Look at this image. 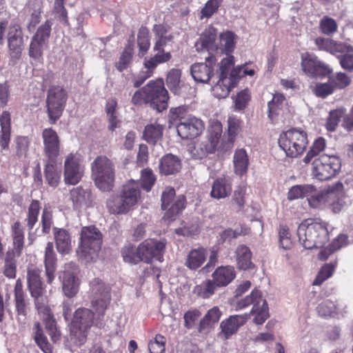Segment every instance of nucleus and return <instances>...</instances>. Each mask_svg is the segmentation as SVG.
<instances>
[{
    "label": "nucleus",
    "mask_w": 353,
    "mask_h": 353,
    "mask_svg": "<svg viewBox=\"0 0 353 353\" xmlns=\"http://www.w3.org/2000/svg\"><path fill=\"white\" fill-rule=\"evenodd\" d=\"M28 288L33 298L35 307L45 323L46 330L53 342L60 339V332L57 330L55 320L48 305V296L41 278L39 268H29L27 272Z\"/></svg>",
    "instance_id": "1"
},
{
    "label": "nucleus",
    "mask_w": 353,
    "mask_h": 353,
    "mask_svg": "<svg viewBox=\"0 0 353 353\" xmlns=\"http://www.w3.org/2000/svg\"><path fill=\"white\" fill-rule=\"evenodd\" d=\"M299 243L305 249L322 248L328 240V232L322 223L312 219L304 220L297 229Z\"/></svg>",
    "instance_id": "2"
},
{
    "label": "nucleus",
    "mask_w": 353,
    "mask_h": 353,
    "mask_svg": "<svg viewBox=\"0 0 353 353\" xmlns=\"http://www.w3.org/2000/svg\"><path fill=\"white\" fill-rule=\"evenodd\" d=\"M91 177L100 190L111 191L115 180L114 163L105 156L97 157L91 163Z\"/></svg>",
    "instance_id": "3"
},
{
    "label": "nucleus",
    "mask_w": 353,
    "mask_h": 353,
    "mask_svg": "<svg viewBox=\"0 0 353 353\" xmlns=\"http://www.w3.org/2000/svg\"><path fill=\"white\" fill-rule=\"evenodd\" d=\"M140 196L138 181L131 180L123 186L119 195L112 196L107 201V207L112 214H125L138 202Z\"/></svg>",
    "instance_id": "4"
},
{
    "label": "nucleus",
    "mask_w": 353,
    "mask_h": 353,
    "mask_svg": "<svg viewBox=\"0 0 353 353\" xmlns=\"http://www.w3.org/2000/svg\"><path fill=\"white\" fill-rule=\"evenodd\" d=\"M102 244V234L95 226L83 227L81 232L77 255L87 261L92 259Z\"/></svg>",
    "instance_id": "5"
},
{
    "label": "nucleus",
    "mask_w": 353,
    "mask_h": 353,
    "mask_svg": "<svg viewBox=\"0 0 353 353\" xmlns=\"http://www.w3.org/2000/svg\"><path fill=\"white\" fill-rule=\"evenodd\" d=\"M308 143L305 131L291 129L281 134L279 139L280 148L289 157L296 158L302 154Z\"/></svg>",
    "instance_id": "6"
},
{
    "label": "nucleus",
    "mask_w": 353,
    "mask_h": 353,
    "mask_svg": "<svg viewBox=\"0 0 353 353\" xmlns=\"http://www.w3.org/2000/svg\"><path fill=\"white\" fill-rule=\"evenodd\" d=\"M52 26L51 21H46L37 28L36 32L31 37L28 55L36 63L43 62V53L49 48Z\"/></svg>",
    "instance_id": "7"
},
{
    "label": "nucleus",
    "mask_w": 353,
    "mask_h": 353,
    "mask_svg": "<svg viewBox=\"0 0 353 353\" xmlns=\"http://www.w3.org/2000/svg\"><path fill=\"white\" fill-rule=\"evenodd\" d=\"M94 313L88 308H79L74 314L70 327L71 341L78 345L83 344L87 331L94 324Z\"/></svg>",
    "instance_id": "8"
},
{
    "label": "nucleus",
    "mask_w": 353,
    "mask_h": 353,
    "mask_svg": "<svg viewBox=\"0 0 353 353\" xmlns=\"http://www.w3.org/2000/svg\"><path fill=\"white\" fill-rule=\"evenodd\" d=\"M250 305H253L250 315H254L253 321L256 325L263 324L269 316L268 307L266 300L262 296V293L258 290L252 291L250 295L239 300L236 309L242 310Z\"/></svg>",
    "instance_id": "9"
},
{
    "label": "nucleus",
    "mask_w": 353,
    "mask_h": 353,
    "mask_svg": "<svg viewBox=\"0 0 353 353\" xmlns=\"http://www.w3.org/2000/svg\"><path fill=\"white\" fill-rule=\"evenodd\" d=\"M91 305L101 320L110 301V288L99 278L90 282Z\"/></svg>",
    "instance_id": "10"
},
{
    "label": "nucleus",
    "mask_w": 353,
    "mask_h": 353,
    "mask_svg": "<svg viewBox=\"0 0 353 353\" xmlns=\"http://www.w3.org/2000/svg\"><path fill=\"white\" fill-rule=\"evenodd\" d=\"M143 91L146 103H148L152 108L159 112L167 108L169 97L162 79L150 81L143 87Z\"/></svg>",
    "instance_id": "11"
},
{
    "label": "nucleus",
    "mask_w": 353,
    "mask_h": 353,
    "mask_svg": "<svg viewBox=\"0 0 353 353\" xmlns=\"http://www.w3.org/2000/svg\"><path fill=\"white\" fill-rule=\"evenodd\" d=\"M63 268L59 276L61 282L62 292L67 298L72 299L78 294L79 290V268L70 261L65 263Z\"/></svg>",
    "instance_id": "12"
},
{
    "label": "nucleus",
    "mask_w": 353,
    "mask_h": 353,
    "mask_svg": "<svg viewBox=\"0 0 353 353\" xmlns=\"http://www.w3.org/2000/svg\"><path fill=\"white\" fill-rule=\"evenodd\" d=\"M312 174L320 181L330 179L341 168L340 159L334 154H322L312 163Z\"/></svg>",
    "instance_id": "13"
},
{
    "label": "nucleus",
    "mask_w": 353,
    "mask_h": 353,
    "mask_svg": "<svg viewBox=\"0 0 353 353\" xmlns=\"http://www.w3.org/2000/svg\"><path fill=\"white\" fill-rule=\"evenodd\" d=\"M161 207L167 210L163 219L168 221L174 220L185 208V197L179 195L175 197V190L172 187H166L161 195Z\"/></svg>",
    "instance_id": "14"
},
{
    "label": "nucleus",
    "mask_w": 353,
    "mask_h": 353,
    "mask_svg": "<svg viewBox=\"0 0 353 353\" xmlns=\"http://www.w3.org/2000/svg\"><path fill=\"white\" fill-rule=\"evenodd\" d=\"M166 240L148 239L138 246L140 261L151 263L154 259L161 261L165 252Z\"/></svg>",
    "instance_id": "15"
},
{
    "label": "nucleus",
    "mask_w": 353,
    "mask_h": 353,
    "mask_svg": "<svg viewBox=\"0 0 353 353\" xmlns=\"http://www.w3.org/2000/svg\"><path fill=\"white\" fill-rule=\"evenodd\" d=\"M67 99L63 88L53 85L50 88L47 96V108L49 118L54 123L61 117Z\"/></svg>",
    "instance_id": "16"
},
{
    "label": "nucleus",
    "mask_w": 353,
    "mask_h": 353,
    "mask_svg": "<svg viewBox=\"0 0 353 353\" xmlns=\"http://www.w3.org/2000/svg\"><path fill=\"white\" fill-rule=\"evenodd\" d=\"M64 182L67 185H74L82 179L84 166L79 156L70 153L65 157L63 165Z\"/></svg>",
    "instance_id": "17"
},
{
    "label": "nucleus",
    "mask_w": 353,
    "mask_h": 353,
    "mask_svg": "<svg viewBox=\"0 0 353 353\" xmlns=\"http://www.w3.org/2000/svg\"><path fill=\"white\" fill-rule=\"evenodd\" d=\"M301 68L310 77H324L331 72L329 67L315 54L307 52L301 55Z\"/></svg>",
    "instance_id": "18"
},
{
    "label": "nucleus",
    "mask_w": 353,
    "mask_h": 353,
    "mask_svg": "<svg viewBox=\"0 0 353 353\" xmlns=\"http://www.w3.org/2000/svg\"><path fill=\"white\" fill-rule=\"evenodd\" d=\"M204 125L201 120L188 115L187 119H182L178 123L176 130L178 135L183 139H194L203 130Z\"/></svg>",
    "instance_id": "19"
},
{
    "label": "nucleus",
    "mask_w": 353,
    "mask_h": 353,
    "mask_svg": "<svg viewBox=\"0 0 353 353\" xmlns=\"http://www.w3.org/2000/svg\"><path fill=\"white\" fill-rule=\"evenodd\" d=\"M155 32V43L153 47V51L156 52L152 57H165L166 60L163 61L165 63L171 59V54L169 52H165L164 47L173 43L174 36L171 33H168L165 28L161 25L155 26L154 27Z\"/></svg>",
    "instance_id": "20"
},
{
    "label": "nucleus",
    "mask_w": 353,
    "mask_h": 353,
    "mask_svg": "<svg viewBox=\"0 0 353 353\" xmlns=\"http://www.w3.org/2000/svg\"><path fill=\"white\" fill-rule=\"evenodd\" d=\"M250 318V314L231 315L220 323L221 332L219 337L223 340H227L231 336L236 334L240 327L243 325Z\"/></svg>",
    "instance_id": "21"
},
{
    "label": "nucleus",
    "mask_w": 353,
    "mask_h": 353,
    "mask_svg": "<svg viewBox=\"0 0 353 353\" xmlns=\"http://www.w3.org/2000/svg\"><path fill=\"white\" fill-rule=\"evenodd\" d=\"M8 45L12 59H19L23 50V34L19 25L12 24L8 33Z\"/></svg>",
    "instance_id": "22"
},
{
    "label": "nucleus",
    "mask_w": 353,
    "mask_h": 353,
    "mask_svg": "<svg viewBox=\"0 0 353 353\" xmlns=\"http://www.w3.org/2000/svg\"><path fill=\"white\" fill-rule=\"evenodd\" d=\"M42 139L46 159H57L60 152V140L57 132L51 128H45Z\"/></svg>",
    "instance_id": "23"
},
{
    "label": "nucleus",
    "mask_w": 353,
    "mask_h": 353,
    "mask_svg": "<svg viewBox=\"0 0 353 353\" xmlns=\"http://www.w3.org/2000/svg\"><path fill=\"white\" fill-rule=\"evenodd\" d=\"M70 199L75 210H85L92 205L93 198L91 191L79 186L74 188L70 192Z\"/></svg>",
    "instance_id": "24"
},
{
    "label": "nucleus",
    "mask_w": 353,
    "mask_h": 353,
    "mask_svg": "<svg viewBox=\"0 0 353 353\" xmlns=\"http://www.w3.org/2000/svg\"><path fill=\"white\" fill-rule=\"evenodd\" d=\"M216 29L212 26H208L201 34L198 41L195 43L197 51L206 50L210 54H213L217 50L215 39L216 37Z\"/></svg>",
    "instance_id": "25"
},
{
    "label": "nucleus",
    "mask_w": 353,
    "mask_h": 353,
    "mask_svg": "<svg viewBox=\"0 0 353 353\" xmlns=\"http://www.w3.org/2000/svg\"><path fill=\"white\" fill-rule=\"evenodd\" d=\"M57 258L54 251L53 243L48 242L44 251V266L46 282L51 284L55 279V271L57 270Z\"/></svg>",
    "instance_id": "26"
},
{
    "label": "nucleus",
    "mask_w": 353,
    "mask_h": 353,
    "mask_svg": "<svg viewBox=\"0 0 353 353\" xmlns=\"http://www.w3.org/2000/svg\"><path fill=\"white\" fill-rule=\"evenodd\" d=\"M206 61L210 63L209 65L205 63H197L190 67L191 75L196 82L206 83L211 78L213 72L212 62H214L215 60H212V57H209L206 58Z\"/></svg>",
    "instance_id": "27"
},
{
    "label": "nucleus",
    "mask_w": 353,
    "mask_h": 353,
    "mask_svg": "<svg viewBox=\"0 0 353 353\" xmlns=\"http://www.w3.org/2000/svg\"><path fill=\"white\" fill-rule=\"evenodd\" d=\"M166 57H155L150 58H145L144 60L143 65L144 70H142L138 77L134 81V86L138 88L149 77H150L155 68L159 64L163 63V61L166 60Z\"/></svg>",
    "instance_id": "28"
},
{
    "label": "nucleus",
    "mask_w": 353,
    "mask_h": 353,
    "mask_svg": "<svg viewBox=\"0 0 353 353\" xmlns=\"http://www.w3.org/2000/svg\"><path fill=\"white\" fill-rule=\"evenodd\" d=\"M166 57H155L150 58H145L144 60L143 65L144 70H142L138 77L134 81V86L138 88L149 77H150L155 68L159 64L163 63V61L166 60Z\"/></svg>",
    "instance_id": "29"
},
{
    "label": "nucleus",
    "mask_w": 353,
    "mask_h": 353,
    "mask_svg": "<svg viewBox=\"0 0 353 353\" xmlns=\"http://www.w3.org/2000/svg\"><path fill=\"white\" fill-rule=\"evenodd\" d=\"M61 170L58 168L57 159H45L44 176L48 184L56 188L61 181Z\"/></svg>",
    "instance_id": "30"
},
{
    "label": "nucleus",
    "mask_w": 353,
    "mask_h": 353,
    "mask_svg": "<svg viewBox=\"0 0 353 353\" xmlns=\"http://www.w3.org/2000/svg\"><path fill=\"white\" fill-rule=\"evenodd\" d=\"M234 268L230 265L220 266L212 273V280L218 288L225 287L235 278Z\"/></svg>",
    "instance_id": "31"
},
{
    "label": "nucleus",
    "mask_w": 353,
    "mask_h": 353,
    "mask_svg": "<svg viewBox=\"0 0 353 353\" xmlns=\"http://www.w3.org/2000/svg\"><path fill=\"white\" fill-rule=\"evenodd\" d=\"M53 230L57 252L61 255L70 254L72 250V240L69 232L62 228H54Z\"/></svg>",
    "instance_id": "32"
},
{
    "label": "nucleus",
    "mask_w": 353,
    "mask_h": 353,
    "mask_svg": "<svg viewBox=\"0 0 353 353\" xmlns=\"http://www.w3.org/2000/svg\"><path fill=\"white\" fill-rule=\"evenodd\" d=\"M236 45V35L231 31H225L219 35V41L216 43L217 50L214 54L221 55L225 54H230Z\"/></svg>",
    "instance_id": "33"
},
{
    "label": "nucleus",
    "mask_w": 353,
    "mask_h": 353,
    "mask_svg": "<svg viewBox=\"0 0 353 353\" xmlns=\"http://www.w3.org/2000/svg\"><path fill=\"white\" fill-rule=\"evenodd\" d=\"M40 208L41 205L39 201L32 200L28 209V215L25 221L26 222V226L29 230L28 241H30V244L32 243L35 239L34 234L31 232V230L38 221Z\"/></svg>",
    "instance_id": "34"
},
{
    "label": "nucleus",
    "mask_w": 353,
    "mask_h": 353,
    "mask_svg": "<svg viewBox=\"0 0 353 353\" xmlns=\"http://www.w3.org/2000/svg\"><path fill=\"white\" fill-rule=\"evenodd\" d=\"M181 167L179 159L172 154H166L161 159L160 172L163 174H174L180 170Z\"/></svg>",
    "instance_id": "35"
},
{
    "label": "nucleus",
    "mask_w": 353,
    "mask_h": 353,
    "mask_svg": "<svg viewBox=\"0 0 353 353\" xmlns=\"http://www.w3.org/2000/svg\"><path fill=\"white\" fill-rule=\"evenodd\" d=\"M232 190V184L225 178L217 179L212 184L210 195L212 198L221 199L228 196Z\"/></svg>",
    "instance_id": "36"
},
{
    "label": "nucleus",
    "mask_w": 353,
    "mask_h": 353,
    "mask_svg": "<svg viewBox=\"0 0 353 353\" xmlns=\"http://www.w3.org/2000/svg\"><path fill=\"white\" fill-rule=\"evenodd\" d=\"M221 315L222 312L219 307L214 306L210 309L199 322L198 327L199 332L200 333L203 332L207 329L218 323Z\"/></svg>",
    "instance_id": "37"
},
{
    "label": "nucleus",
    "mask_w": 353,
    "mask_h": 353,
    "mask_svg": "<svg viewBox=\"0 0 353 353\" xmlns=\"http://www.w3.org/2000/svg\"><path fill=\"white\" fill-rule=\"evenodd\" d=\"M249 159L244 149L236 150L233 157V165L234 172L236 175L242 176L248 171Z\"/></svg>",
    "instance_id": "38"
},
{
    "label": "nucleus",
    "mask_w": 353,
    "mask_h": 353,
    "mask_svg": "<svg viewBox=\"0 0 353 353\" xmlns=\"http://www.w3.org/2000/svg\"><path fill=\"white\" fill-rule=\"evenodd\" d=\"M0 145L2 149L8 147L10 140V114L9 112H3L0 117Z\"/></svg>",
    "instance_id": "39"
},
{
    "label": "nucleus",
    "mask_w": 353,
    "mask_h": 353,
    "mask_svg": "<svg viewBox=\"0 0 353 353\" xmlns=\"http://www.w3.org/2000/svg\"><path fill=\"white\" fill-rule=\"evenodd\" d=\"M236 257L238 267L242 270H248L254 267L252 262V253L248 247L240 245L236 250Z\"/></svg>",
    "instance_id": "40"
},
{
    "label": "nucleus",
    "mask_w": 353,
    "mask_h": 353,
    "mask_svg": "<svg viewBox=\"0 0 353 353\" xmlns=\"http://www.w3.org/2000/svg\"><path fill=\"white\" fill-rule=\"evenodd\" d=\"M207 259V252L203 248L191 250L186 259L185 265L190 270L199 268Z\"/></svg>",
    "instance_id": "41"
},
{
    "label": "nucleus",
    "mask_w": 353,
    "mask_h": 353,
    "mask_svg": "<svg viewBox=\"0 0 353 353\" xmlns=\"http://www.w3.org/2000/svg\"><path fill=\"white\" fill-rule=\"evenodd\" d=\"M163 127L157 123L147 125L143 131V139L150 144H156L163 137Z\"/></svg>",
    "instance_id": "42"
},
{
    "label": "nucleus",
    "mask_w": 353,
    "mask_h": 353,
    "mask_svg": "<svg viewBox=\"0 0 353 353\" xmlns=\"http://www.w3.org/2000/svg\"><path fill=\"white\" fill-rule=\"evenodd\" d=\"M34 339L37 345L44 353H52V346L44 335L42 327L39 322H35L32 328Z\"/></svg>",
    "instance_id": "43"
},
{
    "label": "nucleus",
    "mask_w": 353,
    "mask_h": 353,
    "mask_svg": "<svg viewBox=\"0 0 353 353\" xmlns=\"http://www.w3.org/2000/svg\"><path fill=\"white\" fill-rule=\"evenodd\" d=\"M13 239V250L11 252L19 256L23 248L24 232L19 222H16L12 227Z\"/></svg>",
    "instance_id": "44"
},
{
    "label": "nucleus",
    "mask_w": 353,
    "mask_h": 353,
    "mask_svg": "<svg viewBox=\"0 0 353 353\" xmlns=\"http://www.w3.org/2000/svg\"><path fill=\"white\" fill-rule=\"evenodd\" d=\"M233 87L231 79H229L228 77L219 76V80L212 88V91L216 97L225 99L228 96L231 88Z\"/></svg>",
    "instance_id": "45"
},
{
    "label": "nucleus",
    "mask_w": 353,
    "mask_h": 353,
    "mask_svg": "<svg viewBox=\"0 0 353 353\" xmlns=\"http://www.w3.org/2000/svg\"><path fill=\"white\" fill-rule=\"evenodd\" d=\"M215 150L212 145L209 144L205 140H203L191 146L190 148V154L195 159H201L208 154L214 152Z\"/></svg>",
    "instance_id": "46"
},
{
    "label": "nucleus",
    "mask_w": 353,
    "mask_h": 353,
    "mask_svg": "<svg viewBox=\"0 0 353 353\" xmlns=\"http://www.w3.org/2000/svg\"><path fill=\"white\" fill-rule=\"evenodd\" d=\"M217 288L218 287L212 279H208L196 285L192 292L203 299H208L214 294Z\"/></svg>",
    "instance_id": "47"
},
{
    "label": "nucleus",
    "mask_w": 353,
    "mask_h": 353,
    "mask_svg": "<svg viewBox=\"0 0 353 353\" xmlns=\"http://www.w3.org/2000/svg\"><path fill=\"white\" fill-rule=\"evenodd\" d=\"M137 44L139 47L138 56L143 57L147 53L150 46L149 31L145 27H141L139 30Z\"/></svg>",
    "instance_id": "48"
},
{
    "label": "nucleus",
    "mask_w": 353,
    "mask_h": 353,
    "mask_svg": "<svg viewBox=\"0 0 353 353\" xmlns=\"http://www.w3.org/2000/svg\"><path fill=\"white\" fill-rule=\"evenodd\" d=\"M222 134V125L219 121L211 123L208 129V136L205 141L216 150Z\"/></svg>",
    "instance_id": "49"
},
{
    "label": "nucleus",
    "mask_w": 353,
    "mask_h": 353,
    "mask_svg": "<svg viewBox=\"0 0 353 353\" xmlns=\"http://www.w3.org/2000/svg\"><path fill=\"white\" fill-rule=\"evenodd\" d=\"M285 97L281 94H276L273 96L272 99L268 102V118L273 121L274 119L279 114L280 110L283 106Z\"/></svg>",
    "instance_id": "50"
},
{
    "label": "nucleus",
    "mask_w": 353,
    "mask_h": 353,
    "mask_svg": "<svg viewBox=\"0 0 353 353\" xmlns=\"http://www.w3.org/2000/svg\"><path fill=\"white\" fill-rule=\"evenodd\" d=\"M314 191V187L310 185H294L290 189L288 199L292 201L309 196V193H312Z\"/></svg>",
    "instance_id": "51"
},
{
    "label": "nucleus",
    "mask_w": 353,
    "mask_h": 353,
    "mask_svg": "<svg viewBox=\"0 0 353 353\" xmlns=\"http://www.w3.org/2000/svg\"><path fill=\"white\" fill-rule=\"evenodd\" d=\"M181 74L179 70L172 69L167 75V85L174 94H179L180 93Z\"/></svg>",
    "instance_id": "52"
},
{
    "label": "nucleus",
    "mask_w": 353,
    "mask_h": 353,
    "mask_svg": "<svg viewBox=\"0 0 353 353\" xmlns=\"http://www.w3.org/2000/svg\"><path fill=\"white\" fill-rule=\"evenodd\" d=\"M26 296L14 297V307L17 312V320L20 324H24L28 313V302Z\"/></svg>",
    "instance_id": "53"
},
{
    "label": "nucleus",
    "mask_w": 353,
    "mask_h": 353,
    "mask_svg": "<svg viewBox=\"0 0 353 353\" xmlns=\"http://www.w3.org/2000/svg\"><path fill=\"white\" fill-rule=\"evenodd\" d=\"M121 256L125 262L130 264H136L141 261L138 247L135 248L130 243L126 244L122 248Z\"/></svg>",
    "instance_id": "54"
},
{
    "label": "nucleus",
    "mask_w": 353,
    "mask_h": 353,
    "mask_svg": "<svg viewBox=\"0 0 353 353\" xmlns=\"http://www.w3.org/2000/svg\"><path fill=\"white\" fill-rule=\"evenodd\" d=\"M319 30L322 34L332 36L337 32L338 25L334 19L325 16L320 20Z\"/></svg>",
    "instance_id": "55"
},
{
    "label": "nucleus",
    "mask_w": 353,
    "mask_h": 353,
    "mask_svg": "<svg viewBox=\"0 0 353 353\" xmlns=\"http://www.w3.org/2000/svg\"><path fill=\"white\" fill-rule=\"evenodd\" d=\"M329 80L334 90H342L348 86L351 83V79L346 74L339 72L329 77Z\"/></svg>",
    "instance_id": "56"
},
{
    "label": "nucleus",
    "mask_w": 353,
    "mask_h": 353,
    "mask_svg": "<svg viewBox=\"0 0 353 353\" xmlns=\"http://www.w3.org/2000/svg\"><path fill=\"white\" fill-rule=\"evenodd\" d=\"M345 117V110L339 108L332 110L330 112L329 117L327 121L326 128L329 131H334L342 118Z\"/></svg>",
    "instance_id": "57"
},
{
    "label": "nucleus",
    "mask_w": 353,
    "mask_h": 353,
    "mask_svg": "<svg viewBox=\"0 0 353 353\" xmlns=\"http://www.w3.org/2000/svg\"><path fill=\"white\" fill-rule=\"evenodd\" d=\"M15 253L8 252L5 259L4 275L9 279H14L16 276L17 265L14 259Z\"/></svg>",
    "instance_id": "58"
},
{
    "label": "nucleus",
    "mask_w": 353,
    "mask_h": 353,
    "mask_svg": "<svg viewBox=\"0 0 353 353\" xmlns=\"http://www.w3.org/2000/svg\"><path fill=\"white\" fill-rule=\"evenodd\" d=\"M228 144L231 148L234 141L236 134L240 130V121L236 117L230 116L228 119Z\"/></svg>",
    "instance_id": "59"
},
{
    "label": "nucleus",
    "mask_w": 353,
    "mask_h": 353,
    "mask_svg": "<svg viewBox=\"0 0 353 353\" xmlns=\"http://www.w3.org/2000/svg\"><path fill=\"white\" fill-rule=\"evenodd\" d=\"M141 185L146 192L150 191L156 181V177L150 168H145L141 171Z\"/></svg>",
    "instance_id": "60"
},
{
    "label": "nucleus",
    "mask_w": 353,
    "mask_h": 353,
    "mask_svg": "<svg viewBox=\"0 0 353 353\" xmlns=\"http://www.w3.org/2000/svg\"><path fill=\"white\" fill-rule=\"evenodd\" d=\"M325 148V141L323 138L319 137L314 141L310 151L303 159L305 163H309L312 159L321 152Z\"/></svg>",
    "instance_id": "61"
},
{
    "label": "nucleus",
    "mask_w": 353,
    "mask_h": 353,
    "mask_svg": "<svg viewBox=\"0 0 353 353\" xmlns=\"http://www.w3.org/2000/svg\"><path fill=\"white\" fill-rule=\"evenodd\" d=\"M336 310V305L331 300L323 301L316 307L319 315L323 317L333 316Z\"/></svg>",
    "instance_id": "62"
},
{
    "label": "nucleus",
    "mask_w": 353,
    "mask_h": 353,
    "mask_svg": "<svg viewBox=\"0 0 353 353\" xmlns=\"http://www.w3.org/2000/svg\"><path fill=\"white\" fill-rule=\"evenodd\" d=\"M41 225L42 233L49 234L53 225L52 211L50 207H44L41 214Z\"/></svg>",
    "instance_id": "63"
},
{
    "label": "nucleus",
    "mask_w": 353,
    "mask_h": 353,
    "mask_svg": "<svg viewBox=\"0 0 353 353\" xmlns=\"http://www.w3.org/2000/svg\"><path fill=\"white\" fill-rule=\"evenodd\" d=\"M245 192L246 188L244 186H239L234 191L232 203L237 211H241L244 208Z\"/></svg>",
    "instance_id": "64"
}]
</instances>
